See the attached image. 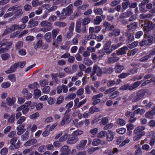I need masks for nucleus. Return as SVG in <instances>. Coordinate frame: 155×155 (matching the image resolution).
I'll use <instances>...</instances> for the list:
<instances>
[{"mask_svg":"<svg viewBox=\"0 0 155 155\" xmlns=\"http://www.w3.org/2000/svg\"><path fill=\"white\" fill-rule=\"evenodd\" d=\"M15 11V14L17 16H20L23 14L22 9L21 8V6L20 5H17L12 6L9 8L7 10L8 12L13 11Z\"/></svg>","mask_w":155,"mask_h":155,"instance_id":"nucleus-2","label":"nucleus"},{"mask_svg":"<svg viewBox=\"0 0 155 155\" xmlns=\"http://www.w3.org/2000/svg\"><path fill=\"white\" fill-rule=\"evenodd\" d=\"M102 20V18L100 16H97L94 20V25H99L101 22Z\"/></svg>","mask_w":155,"mask_h":155,"instance_id":"nucleus-42","label":"nucleus"},{"mask_svg":"<svg viewBox=\"0 0 155 155\" xmlns=\"http://www.w3.org/2000/svg\"><path fill=\"white\" fill-rule=\"evenodd\" d=\"M102 70V68L101 69L97 65H95L93 67V71L91 74V75L93 76L96 74L98 77H101L103 74Z\"/></svg>","mask_w":155,"mask_h":155,"instance_id":"nucleus-4","label":"nucleus"},{"mask_svg":"<svg viewBox=\"0 0 155 155\" xmlns=\"http://www.w3.org/2000/svg\"><path fill=\"white\" fill-rule=\"evenodd\" d=\"M107 134V133L104 131L100 132L98 134V137L99 138H103L105 137Z\"/></svg>","mask_w":155,"mask_h":155,"instance_id":"nucleus-49","label":"nucleus"},{"mask_svg":"<svg viewBox=\"0 0 155 155\" xmlns=\"http://www.w3.org/2000/svg\"><path fill=\"white\" fill-rule=\"evenodd\" d=\"M138 44V41H134L131 44H130L127 45V47L130 49L136 47Z\"/></svg>","mask_w":155,"mask_h":155,"instance_id":"nucleus-50","label":"nucleus"},{"mask_svg":"<svg viewBox=\"0 0 155 155\" xmlns=\"http://www.w3.org/2000/svg\"><path fill=\"white\" fill-rule=\"evenodd\" d=\"M59 31V30L58 29H53L52 31V38L53 39H55Z\"/></svg>","mask_w":155,"mask_h":155,"instance_id":"nucleus-47","label":"nucleus"},{"mask_svg":"<svg viewBox=\"0 0 155 155\" xmlns=\"http://www.w3.org/2000/svg\"><path fill=\"white\" fill-rule=\"evenodd\" d=\"M9 55L7 53L3 54L1 55L2 59L4 60H6L9 59Z\"/></svg>","mask_w":155,"mask_h":155,"instance_id":"nucleus-62","label":"nucleus"},{"mask_svg":"<svg viewBox=\"0 0 155 155\" xmlns=\"http://www.w3.org/2000/svg\"><path fill=\"white\" fill-rule=\"evenodd\" d=\"M119 94V92L118 91H115L109 97V99H112L118 96Z\"/></svg>","mask_w":155,"mask_h":155,"instance_id":"nucleus-55","label":"nucleus"},{"mask_svg":"<svg viewBox=\"0 0 155 155\" xmlns=\"http://www.w3.org/2000/svg\"><path fill=\"white\" fill-rule=\"evenodd\" d=\"M128 50V47L127 46H124L121 48L119 49L117 51V54L118 55H123L126 54V51Z\"/></svg>","mask_w":155,"mask_h":155,"instance_id":"nucleus-22","label":"nucleus"},{"mask_svg":"<svg viewBox=\"0 0 155 155\" xmlns=\"http://www.w3.org/2000/svg\"><path fill=\"white\" fill-rule=\"evenodd\" d=\"M8 79L10 80L11 81L15 82L16 81V77L15 74H12L9 75L8 76Z\"/></svg>","mask_w":155,"mask_h":155,"instance_id":"nucleus-43","label":"nucleus"},{"mask_svg":"<svg viewBox=\"0 0 155 155\" xmlns=\"http://www.w3.org/2000/svg\"><path fill=\"white\" fill-rule=\"evenodd\" d=\"M142 82V81H137L134 82L132 85V90L137 88L141 83Z\"/></svg>","mask_w":155,"mask_h":155,"instance_id":"nucleus-53","label":"nucleus"},{"mask_svg":"<svg viewBox=\"0 0 155 155\" xmlns=\"http://www.w3.org/2000/svg\"><path fill=\"white\" fill-rule=\"evenodd\" d=\"M101 142V141L100 139H95L93 140L92 144L94 146H97Z\"/></svg>","mask_w":155,"mask_h":155,"instance_id":"nucleus-60","label":"nucleus"},{"mask_svg":"<svg viewBox=\"0 0 155 155\" xmlns=\"http://www.w3.org/2000/svg\"><path fill=\"white\" fill-rule=\"evenodd\" d=\"M133 137L134 141H137L140 139L141 137L145 134V132H142L141 134H136Z\"/></svg>","mask_w":155,"mask_h":155,"instance_id":"nucleus-32","label":"nucleus"},{"mask_svg":"<svg viewBox=\"0 0 155 155\" xmlns=\"http://www.w3.org/2000/svg\"><path fill=\"white\" fill-rule=\"evenodd\" d=\"M114 132L112 130H108L106 134V140L108 142L111 141L114 138Z\"/></svg>","mask_w":155,"mask_h":155,"instance_id":"nucleus-13","label":"nucleus"},{"mask_svg":"<svg viewBox=\"0 0 155 155\" xmlns=\"http://www.w3.org/2000/svg\"><path fill=\"white\" fill-rule=\"evenodd\" d=\"M37 129V126L35 124H32L30 123L27 125V129L28 131H31L32 132H35Z\"/></svg>","mask_w":155,"mask_h":155,"instance_id":"nucleus-16","label":"nucleus"},{"mask_svg":"<svg viewBox=\"0 0 155 155\" xmlns=\"http://www.w3.org/2000/svg\"><path fill=\"white\" fill-rule=\"evenodd\" d=\"M128 99L130 100H131L132 102L133 103L137 102L140 100L137 95L135 93H133L129 97Z\"/></svg>","mask_w":155,"mask_h":155,"instance_id":"nucleus-18","label":"nucleus"},{"mask_svg":"<svg viewBox=\"0 0 155 155\" xmlns=\"http://www.w3.org/2000/svg\"><path fill=\"white\" fill-rule=\"evenodd\" d=\"M26 120V118L25 117L22 116L21 117L18 118L17 121V124H22V123L25 121Z\"/></svg>","mask_w":155,"mask_h":155,"instance_id":"nucleus-44","label":"nucleus"},{"mask_svg":"<svg viewBox=\"0 0 155 155\" xmlns=\"http://www.w3.org/2000/svg\"><path fill=\"white\" fill-rule=\"evenodd\" d=\"M133 14V12H132L131 10L129 9L127 10L126 12L123 13L120 15V18H126L132 15Z\"/></svg>","mask_w":155,"mask_h":155,"instance_id":"nucleus-19","label":"nucleus"},{"mask_svg":"<svg viewBox=\"0 0 155 155\" xmlns=\"http://www.w3.org/2000/svg\"><path fill=\"white\" fill-rule=\"evenodd\" d=\"M23 45V42L22 41H19L16 45L15 48L16 49H18L22 47Z\"/></svg>","mask_w":155,"mask_h":155,"instance_id":"nucleus-59","label":"nucleus"},{"mask_svg":"<svg viewBox=\"0 0 155 155\" xmlns=\"http://www.w3.org/2000/svg\"><path fill=\"white\" fill-rule=\"evenodd\" d=\"M62 37L61 35H58L56 38V42H54L53 43V45L56 47L59 46L58 43H60L62 41Z\"/></svg>","mask_w":155,"mask_h":155,"instance_id":"nucleus-26","label":"nucleus"},{"mask_svg":"<svg viewBox=\"0 0 155 155\" xmlns=\"http://www.w3.org/2000/svg\"><path fill=\"white\" fill-rule=\"evenodd\" d=\"M71 121L70 116L68 114H64L62 118L61 121L60 123L61 126L64 125L65 124L69 123Z\"/></svg>","mask_w":155,"mask_h":155,"instance_id":"nucleus-9","label":"nucleus"},{"mask_svg":"<svg viewBox=\"0 0 155 155\" xmlns=\"http://www.w3.org/2000/svg\"><path fill=\"white\" fill-rule=\"evenodd\" d=\"M73 8V6L72 4L69 5L66 9L64 8L62 9L61 14H64V12H65V16H69L72 13Z\"/></svg>","mask_w":155,"mask_h":155,"instance_id":"nucleus-5","label":"nucleus"},{"mask_svg":"<svg viewBox=\"0 0 155 155\" xmlns=\"http://www.w3.org/2000/svg\"><path fill=\"white\" fill-rule=\"evenodd\" d=\"M42 45V41L39 40L36 43L33 44L34 48L35 49H37L38 48H40Z\"/></svg>","mask_w":155,"mask_h":155,"instance_id":"nucleus-36","label":"nucleus"},{"mask_svg":"<svg viewBox=\"0 0 155 155\" xmlns=\"http://www.w3.org/2000/svg\"><path fill=\"white\" fill-rule=\"evenodd\" d=\"M145 93L146 91L145 90H140L138 91L136 94L140 100L144 97Z\"/></svg>","mask_w":155,"mask_h":155,"instance_id":"nucleus-27","label":"nucleus"},{"mask_svg":"<svg viewBox=\"0 0 155 155\" xmlns=\"http://www.w3.org/2000/svg\"><path fill=\"white\" fill-rule=\"evenodd\" d=\"M103 26L107 30L110 31L114 29V27L113 25H111L108 22H105L103 24Z\"/></svg>","mask_w":155,"mask_h":155,"instance_id":"nucleus-21","label":"nucleus"},{"mask_svg":"<svg viewBox=\"0 0 155 155\" xmlns=\"http://www.w3.org/2000/svg\"><path fill=\"white\" fill-rule=\"evenodd\" d=\"M91 21V19L88 17L84 18L82 22V25H85L88 24Z\"/></svg>","mask_w":155,"mask_h":155,"instance_id":"nucleus-39","label":"nucleus"},{"mask_svg":"<svg viewBox=\"0 0 155 155\" xmlns=\"http://www.w3.org/2000/svg\"><path fill=\"white\" fill-rule=\"evenodd\" d=\"M67 132L64 134L63 136L61 137L59 139L60 141H64L70 138L71 135L68 134V131H66Z\"/></svg>","mask_w":155,"mask_h":155,"instance_id":"nucleus-28","label":"nucleus"},{"mask_svg":"<svg viewBox=\"0 0 155 155\" xmlns=\"http://www.w3.org/2000/svg\"><path fill=\"white\" fill-rule=\"evenodd\" d=\"M37 141V140H36L34 139H32L25 142L24 145L26 147L30 146L36 143Z\"/></svg>","mask_w":155,"mask_h":155,"instance_id":"nucleus-23","label":"nucleus"},{"mask_svg":"<svg viewBox=\"0 0 155 155\" xmlns=\"http://www.w3.org/2000/svg\"><path fill=\"white\" fill-rule=\"evenodd\" d=\"M113 32L112 33H110L109 34V36L110 37L112 36L113 35H114L116 36L119 35L120 33V31L119 29H115L112 30Z\"/></svg>","mask_w":155,"mask_h":155,"instance_id":"nucleus-33","label":"nucleus"},{"mask_svg":"<svg viewBox=\"0 0 155 155\" xmlns=\"http://www.w3.org/2000/svg\"><path fill=\"white\" fill-rule=\"evenodd\" d=\"M84 89L82 88H81L78 89L76 93V94L78 96H81L84 93Z\"/></svg>","mask_w":155,"mask_h":155,"instance_id":"nucleus-64","label":"nucleus"},{"mask_svg":"<svg viewBox=\"0 0 155 155\" xmlns=\"http://www.w3.org/2000/svg\"><path fill=\"white\" fill-rule=\"evenodd\" d=\"M87 140L83 139L81 140L77 147V148L79 150L84 149L85 148V146L87 143Z\"/></svg>","mask_w":155,"mask_h":155,"instance_id":"nucleus-14","label":"nucleus"},{"mask_svg":"<svg viewBox=\"0 0 155 155\" xmlns=\"http://www.w3.org/2000/svg\"><path fill=\"white\" fill-rule=\"evenodd\" d=\"M108 119L107 117H103L102 118L100 122V123L101 124L103 125H105L108 123Z\"/></svg>","mask_w":155,"mask_h":155,"instance_id":"nucleus-48","label":"nucleus"},{"mask_svg":"<svg viewBox=\"0 0 155 155\" xmlns=\"http://www.w3.org/2000/svg\"><path fill=\"white\" fill-rule=\"evenodd\" d=\"M120 2V0H114L111 2L110 5L112 7H114L119 4Z\"/></svg>","mask_w":155,"mask_h":155,"instance_id":"nucleus-61","label":"nucleus"},{"mask_svg":"<svg viewBox=\"0 0 155 155\" xmlns=\"http://www.w3.org/2000/svg\"><path fill=\"white\" fill-rule=\"evenodd\" d=\"M117 123L121 126L124 125L126 124L125 121L121 118H118L117 120Z\"/></svg>","mask_w":155,"mask_h":155,"instance_id":"nucleus-58","label":"nucleus"},{"mask_svg":"<svg viewBox=\"0 0 155 155\" xmlns=\"http://www.w3.org/2000/svg\"><path fill=\"white\" fill-rule=\"evenodd\" d=\"M16 101V98L15 97H7L6 100V104L9 106H12L14 104Z\"/></svg>","mask_w":155,"mask_h":155,"instance_id":"nucleus-20","label":"nucleus"},{"mask_svg":"<svg viewBox=\"0 0 155 155\" xmlns=\"http://www.w3.org/2000/svg\"><path fill=\"white\" fill-rule=\"evenodd\" d=\"M28 24V26L30 28H31L37 25L38 24V22L37 21L30 20L29 21Z\"/></svg>","mask_w":155,"mask_h":155,"instance_id":"nucleus-38","label":"nucleus"},{"mask_svg":"<svg viewBox=\"0 0 155 155\" xmlns=\"http://www.w3.org/2000/svg\"><path fill=\"white\" fill-rule=\"evenodd\" d=\"M45 38L47 42H50L52 40L51 33L48 32L46 33L45 35Z\"/></svg>","mask_w":155,"mask_h":155,"instance_id":"nucleus-37","label":"nucleus"},{"mask_svg":"<svg viewBox=\"0 0 155 155\" xmlns=\"http://www.w3.org/2000/svg\"><path fill=\"white\" fill-rule=\"evenodd\" d=\"M103 96V94L102 93H100L94 96L92 99L93 101L92 104L94 105H96L101 101L100 98Z\"/></svg>","mask_w":155,"mask_h":155,"instance_id":"nucleus-8","label":"nucleus"},{"mask_svg":"<svg viewBox=\"0 0 155 155\" xmlns=\"http://www.w3.org/2000/svg\"><path fill=\"white\" fill-rule=\"evenodd\" d=\"M54 25L60 27H64L66 26V24L63 22L57 21L55 22Z\"/></svg>","mask_w":155,"mask_h":155,"instance_id":"nucleus-41","label":"nucleus"},{"mask_svg":"<svg viewBox=\"0 0 155 155\" xmlns=\"http://www.w3.org/2000/svg\"><path fill=\"white\" fill-rule=\"evenodd\" d=\"M94 12L97 15H101L103 13L102 9L100 8H94Z\"/></svg>","mask_w":155,"mask_h":155,"instance_id":"nucleus-46","label":"nucleus"},{"mask_svg":"<svg viewBox=\"0 0 155 155\" xmlns=\"http://www.w3.org/2000/svg\"><path fill=\"white\" fill-rule=\"evenodd\" d=\"M130 74V73L129 72L127 73H123L120 74L118 75V77L120 78H124L127 77Z\"/></svg>","mask_w":155,"mask_h":155,"instance_id":"nucleus-57","label":"nucleus"},{"mask_svg":"<svg viewBox=\"0 0 155 155\" xmlns=\"http://www.w3.org/2000/svg\"><path fill=\"white\" fill-rule=\"evenodd\" d=\"M25 126V124L24 123L20 124L16 127V130H18L17 134L18 135H21L24 131L25 130L24 129Z\"/></svg>","mask_w":155,"mask_h":155,"instance_id":"nucleus-10","label":"nucleus"},{"mask_svg":"<svg viewBox=\"0 0 155 155\" xmlns=\"http://www.w3.org/2000/svg\"><path fill=\"white\" fill-rule=\"evenodd\" d=\"M145 127L144 126H140L136 127L134 130V133L135 134H141L142 132H145L143 131L144 130Z\"/></svg>","mask_w":155,"mask_h":155,"instance_id":"nucleus-15","label":"nucleus"},{"mask_svg":"<svg viewBox=\"0 0 155 155\" xmlns=\"http://www.w3.org/2000/svg\"><path fill=\"white\" fill-rule=\"evenodd\" d=\"M138 24L137 23L134 22L127 26V31L128 32H129L135 30Z\"/></svg>","mask_w":155,"mask_h":155,"instance_id":"nucleus-11","label":"nucleus"},{"mask_svg":"<svg viewBox=\"0 0 155 155\" xmlns=\"http://www.w3.org/2000/svg\"><path fill=\"white\" fill-rule=\"evenodd\" d=\"M111 44V41L110 40L107 41L103 46L105 53L107 54H109L112 52V50L110 48Z\"/></svg>","mask_w":155,"mask_h":155,"instance_id":"nucleus-6","label":"nucleus"},{"mask_svg":"<svg viewBox=\"0 0 155 155\" xmlns=\"http://www.w3.org/2000/svg\"><path fill=\"white\" fill-rule=\"evenodd\" d=\"M126 130L124 128H121L116 130V132L120 134H123L126 132Z\"/></svg>","mask_w":155,"mask_h":155,"instance_id":"nucleus-56","label":"nucleus"},{"mask_svg":"<svg viewBox=\"0 0 155 155\" xmlns=\"http://www.w3.org/2000/svg\"><path fill=\"white\" fill-rule=\"evenodd\" d=\"M83 63L87 65H91L93 63V62L90 59L87 58H84Z\"/></svg>","mask_w":155,"mask_h":155,"instance_id":"nucleus-40","label":"nucleus"},{"mask_svg":"<svg viewBox=\"0 0 155 155\" xmlns=\"http://www.w3.org/2000/svg\"><path fill=\"white\" fill-rule=\"evenodd\" d=\"M12 42H11L4 43L3 41H2L0 42V48L3 46L6 45L5 48H7V50H8L10 48V47L12 45Z\"/></svg>","mask_w":155,"mask_h":155,"instance_id":"nucleus-34","label":"nucleus"},{"mask_svg":"<svg viewBox=\"0 0 155 155\" xmlns=\"http://www.w3.org/2000/svg\"><path fill=\"white\" fill-rule=\"evenodd\" d=\"M41 27H43L41 28V31L43 32H46L51 30L52 29L51 24L46 21H43L40 24Z\"/></svg>","mask_w":155,"mask_h":155,"instance_id":"nucleus-3","label":"nucleus"},{"mask_svg":"<svg viewBox=\"0 0 155 155\" xmlns=\"http://www.w3.org/2000/svg\"><path fill=\"white\" fill-rule=\"evenodd\" d=\"M102 69L103 74H111L113 71V68L111 67L107 68H102Z\"/></svg>","mask_w":155,"mask_h":155,"instance_id":"nucleus-31","label":"nucleus"},{"mask_svg":"<svg viewBox=\"0 0 155 155\" xmlns=\"http://www.w3.org/2000/svg\"><path fill=\"white\" fill-rule=\"evenodd\" d=\"M28 135L29 132L28 131L26 132L25 134L21 136L22 140L25 141L28 139L29 138Z\"/></svg>","mask_w":155,"mask_h":155,"instance_id":"nucleus-52","label":"nucleus"},{"mask_svg":"<svg viewBox=\"0 0 155 155\" xmlns=\"http://www.w3.org/2000/svg\"><path fill=\"white\" fill-rule=\"evenodd\" d=\"M124 67L119 64H117L115 67L114 70L116 72L120 73L123 70Z\"/></svg>","mask_w":155,"mask_h":155,"instance_id":"nucleus-29","label":"nucleus"},{"mask_svg":"<svg viewBox=\"0 0 155 155\" xmlns=\"http://www.w3.org/2000/svg\"><path fill=\"white\" fill-rule=\"evenodd\" d=\"M60 155H68L71 152L69 147L67 145H64L60 149Z\"/></svg>","mask_w":155,"mask_h":155,"instance_id":"nucleus-7","label":"nucleus"},{"mask_svg":"<svg viewBox=\"0 0 155 155\" xmlns=\"http://www.w3.org/2000/svg\"><path fill=\"white\" fill-rule=\"evenodd\" d=\"M70 0H57L56 1L53 2V5L61 4L62 5H67L70 3Z\"/></svg>","mask_w":155,"mask_h":155,"instance_id":"nucleus-12","label":"nucleus"},{"mask_svg":"<svg viewBox=\"0 0 155 155\" xmlns=\"http://www.w3.org/2000/svg\"><path fill=\"white\" fill-rule=\"evenodd\" d=\"M143 77V75H136L133 77L132 79L133 81H135L136 80H140L142 79Z\"/></svg>","mask_w":155,"mask_h":155,"instance_id":"nucleus-63","label":"nucleus"},{"mask_svg":"<svg viewBox=\"0 0 155 155\" xmlns=\"http://www.w3.org/2000/svg\"><path fill=\"white\" fill-rule=\"evenodd\" d=\"M78 138L77 137H71L67 140V143L69 144H74L78 141Z\"/></svg>","mask_w":155,"mask_h":155,"instance_id":"nucleus-25","label":"nucleus"},{"mask_svg":"<svg viewBox=\"0 0 155 155\" xmlns=\"http://www.w3.org/2000/svg\"><path fill=\"white\" fill-rule=\"evenodd\" d=\"M34 95L35 97L37 98L38 97L41 95V92L38 89H36L34 91Z\"/></svg>","mask_w":155,"mask_h":155,"instance_id":"nucleus-51","label":"nucleus"},{"mask_svg":"<svg viewBox=\"0 0 155 155\" xmlns=\"http://www.w3.org/2000/svg\"><path fill=\"white\" fill-rule=\"evenodd\" d=\"M84 133L83 131L81 130H77L74 131L73 133V134L74 135L76 136H79L82 134Z\"/></svg>","mask_w":155,"mask_h":155,"instance_id":"nucleus-54","label":"nucleus"},{"mask_svg":"<svg viewBox=\"0 0 155 155\" xmlns=\"http://www.w3.org/2000/svg\"><path fill=\"white\" fill-rule=\"evenodd\" d=\"M81 36V35L79 34H76L74 38L72 40L71 42L73 45L77 44L78 43V38H79Z\"/></svg>","mask_w":155,"mask_h":155,"instance_id":"nucleus-30","label":"nucleus"},{"mask_svg":"<svg viewBox=\"0 0 155 155\" xmlns=\"http://www.w3.org/2000/svg\"><path fill=\"white\" fill-rule=\"evenodd\" d=\"M89 6V5L88 4H86L83 5L79 6L77 8V10L80 11L85 9Z\"/></svg>","mask_w":155,"mask_h":155,"instance_id":"nucleus-45","label":"nucleus"},{"mask_svg":"<svg viewBox=\"0 0 155 155\" xmlns=\"http://www.w3.org/2000/svg\"><path fill=\"white\" fill-rule=\"evenodd\" d=\"M119 60V58L117 57H110L108 58L107 62L109 64H113L117 62Z\"/></svg>","mask_w":155,"mask_h":155,"instance_id":"nucleus-35","label":"nucleus"},{"mask_svg":"<svg viewBox=\"0 0 155 155\" xmlns=\"http://www.w3.org/2000/svg\"><path fill=\"white\" fill-rule=\"evenodd\" d=\"M155 114V109L152 110L147 112L145 114V116L147 118L151 119L153 116Z\"/></svg>","mask_w":155,"mask_h":155,"instance_id":"nucleus-17","label":"nucleus"},{"mask_svg":"<svg viewBox=\"0 0 155 155\" xmlns=\"http://www.w3.org/2000/svg\"><path fill=\"white\" fill-rule=\"evenodd\" d=\"M136 150L134 152V155H140L142 153V151L139 144H137L134 146Z\"/></svg>","mask_w":155,"mask_h":155,"instance_id":"nucleus-24","label":"nucleus"},{"mask_svg":"<svg viewBox=\"0 0 155 155\" xmlns=\"http://www.w3.org/2000/svg\"><path fill=\"white\" fill-rule=\"evenodd\" d=\"M25 61H19L15 63L12 65L8 70L6 71L5 72L7 74H10L16 71L17 68L18 67H20V68H22L25 66Z\"/></svg>","mask_w":155,"mask_h":155,"instance_id":"nucleus-1","label":"nucleus"}]
</instances>
